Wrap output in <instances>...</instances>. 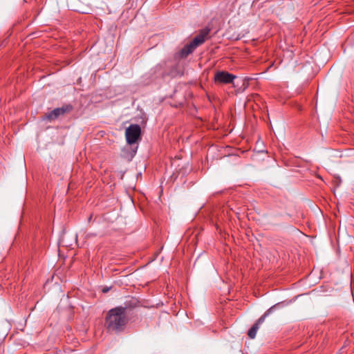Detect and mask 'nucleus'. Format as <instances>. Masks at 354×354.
<instances>
[{"label":"nucleus","mask_w":354,"mask_h":354,"mask_svg":"<svg viewBox=\"0 0 354 354\" xmlns=\"http://www.w3.org/2000/svg\"><path fill=\"white\" fill-rule=\"evenodd\" d=\"M275 306H272L253 324L248 332V335L250 338L254 339L256 337L257 332L259 328V325L261 324L266 317H268L273 310Z\"/></svg>","instance_id":"nucleus-5"},{"label":"nucleus","mask_w":354,"mask_h":354,"mask_svg":"<svg viewBox=\"0 0 354 354\" xmlns=\"http://www.w3.org/2000/svg\"><path fill=\"white\" fill-rule=\"evenodd\" d=\"M127 307L118 306L109 310L105 318V327L109 332L122 331L127 322Z\"/></svg>","instance_id":"nucleus-1"},{"label":"nucleus","mask_w":354,"mask_h":354,"mask_svg":"<svg viewBox=\"0 0 354 354\" xmlns=\"http://www.w3.org/2000/svg\"><path fill=\"white\" fill-rule=\"evenodd\" d=\"M211 29L206 27L201 29L198 34L188 44L185 45L180 50V55L182 57H187L191 54L198 46L203 44L208 38Z\"/></svg>","instance_id":"nucleus-2"},{"label":"nucleus","mask_w":354,"mask_h":354,"mask_svg":"<svg viewBox=\"0 0 354 354\" xmlns=\"http://www.w3.org/2000/svg\"><path fill=\"white\" fill-rule=\"evenodd\" d=\"M235 78V75L226 71L216 72L214 75L215 82L221 84H230Z\"/></svg>","instance_id":"nucleus-6"},{"label":"nucleus","mask_w":354,"mask_h":354,"mask_svg":"<svg viewBox=\"0 0 354 354\" xmlns=\"http://www.w3.org/2000/svg\"><path fill=\"white\" fill-rule=\"evenodd\" d=\"M73 106L71 104H65L60 108H56L52 111L48 113L45 115V118L49 121L55 120L59 117L64 115L66 113L71 112Z\"/></svg>","instance_id":"nucleus-4"},{"label":"nucleus","mask_w":354,"mask_h":354,"mask_svg":"<svg viewBox=\"0 0 354 354\" xmlns=\"http://www.w3.org/2000/svg\"><path fill=\"white\" fill-rule=\"evenodd\" d=\"M109 290V288H104L102 290V292H107Z\"/></svg>","instance_id":"nucleus-7"},{"label":"nucleus","mask_w":354,"mask_h":354,"mask_svg":"<svg viewBox=\"0 0 354 354\" xmlns=\"http://www.w3.org/2000/svg\"><path fill=\"white\" fill-rule=\"evenodd\" d=\"M140 135L141 128L138 124H131L126 129V140L129 145L135 144L140 138Z\"/></svg>","instance_id":"nucleus-3"}]
</instances>
